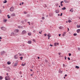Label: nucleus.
<instances>
[{"instance_id":"c756f323","label":"nucleus","mask_w":80,"mask_h":80,"mask_svg":"<svg viewBox=\"0 0 80 80\" xmlns=\"http://www.w3.org/2000/svg\"><path fill=\"white\" fill-rule=\"evenodd\" d=\"M25 63L24 64H22V65H21L22 66V67H24V66H25Z\"/></svg>"},{"instance_id":"864d4df0","label":"nucleus","mask_w":80,"mask_h":80,"mask_svg":"<svg viewBox=\"0 0 80 80\" xmlns=\"http://www.w3.org/2000/svg\"><path fill=\"white\" fill-rule=\"evenodd\" d=\"M62 3H63V1L61 2V3H62Z\"/></svg>"},{"instance_id":"4d7b16f0","label":"nucleus","mask_w":80,"mask_h":80,"mask_svg":"<svg viewBox=\"0 0 80 80\" xmlns=\"http://www.w3.org/2000/svg\"><path fill=\"white\" fill-rule=\"evenodd\" d=\"M24 14H27V12H24Z\"/></svg>"},{"instance_id":"e433bc0d","label":"nucleus","mask_w":80,"mask_h":80,"mask_svg":"<svg viewBox=\"0 0 80 80\" xmlns=\"http://www.w3.org/2000/svg\"><path fill=\"white\" fill-rule=\"evenodd\" d=\"M42 20H44V19H45V17H42Z\"/></svg>"},{"instance_id":"aec40b11","label":"nucleus","mask_w":80,"mask_h":80,"mask_svg":"<svg viewBox=\"0 0 80 80\" xmlns=\"http://www.w3.org/2000/svg\"><path fill=\"white\" fill-rule=\"evenodd\" d=\"M28 35L29 36H31L32 35V33H28Z\"/></svg>"},{"instance_id":"37998d69","label":"nucleus","mask_w":80,"mask_h":80,"mask_svg":"<svg viewBox=\"0 0 80 80\" xmlns=\"http://www.w3.org/2000/svg\"><path fill=\"white\" fill-rule=\"evenodd\" d=\"M2 67H3V68H6V66H4V65H3Z\"/></svg>"},{"instance_id":"f03ea898","label":"nucleus","mask_w":80,"mask_h":80,"mask_svg":"<svg viewBox=\"0 0 80 80\" xmlns=\"http://www.w3.org/2000/svg\"><path fill=\"white\" fill-rule=\"evenodd\" d=\"M14 10V8L13 7H12L10 8V12H13Z\"/></svg>"},{"instance_id":"5701e85b","label":"nucleus","mask_w":80,"mask_h":80,"mask_svg":"<svg viewBox=\"0 0 80 80\" xmlns=\"http://www.w3.org/2000/svg\"><path fill=\"white\" fill-rule=\"evenodd\" d=\"M43 7H44V8H46V7H47V6L46 4H44V5H43Z\"/></svg>"},{"instance_id":"a878e982","label":"nucleus","mask_w":80,"mask_h":80,"mask_svg":"<svg viewBox=\"0 0 80 80\" xmlns=\"http://www.w3.org/2000/svg\"><path fill=\"white\" fill-rule=\"evenodd\" d=\"M75 68H77V69H78V68H79V66H75Z\"/></svg>"},{"instance_id":"a18cd8bd","label":"nucleus","mask_w":80,"mask_h":80,"mask_svg":"<svg viewBox=\"0 0 80 80\" xmlns=\"http://www.w3.org/2000/svg\"><path fill=\"white\" fill-rule=\"evenodd\" d=\"M22 72L21 71L20 72H19V74H22Z\"/></svg>"},{"instance_id":"f8f14e48","label":"nucleus","mask_w":80,"mask_h":80,"mask_svg":"<svg viewBox=\"0 0 80 80\" xmlns=\"http://www.w3.org/2000/svg\"><path fill=\"white\" fill-rule=\"evenodd\" d=\"M28 43H29V44H31V43H32V41H28Z\"/></svg>"},{"instance_id":"79ce46f5","label":"nucleus","mask_w":80,"mask_h":80,"mask_svg":"<svg viewBox=\"0 0 80 80\" xmlns=\"http://www.w3.org/2000/svg\"><path fill=\"white\" fill-rule=\"evenodd\" d=\"M28 23L29 24V25H30V22H28Z\"/></svg>"},{"instance_id":"3c124183","label":"nucleus","mask_w":80,"mask_h":80,"mask_svg":"<svg viewBox=\"0 0 80 80\" xmlns=\"http://www.w3.org/2000/svg\"><path fill=\"white\" fill-rule=\"evenodd\" d=\"M33 32L34 33H35V32H36V31L35 30H34L33 31Z\"/></svg>"},{"instance_id":"13d9d810","label":"nucleus","mask_w":80,"mask_h":80,"mask_svg":"<svg viewBox=\"0 0 80 80\" xmlns=\"http://www.w3.org/2000/svg\"><path fill=\"white\" fill-rule=\"evenodd\" d=\"M78 50H80V48H78Z\"/></svg>"},{"instance_id":"338daca9","label":"nucleus","mask_w":80,"mask_h":80,"mask_svg":"<svg viewBox=\"0 0 80 80\" xmlns=\"http://www.w3.org/2000/svg\"><path fill=\"white\" fill-rule=\"evenodd\" d=\"M61 6H63V4H62V3H61Z\"/></svg>"},{"instance_id":"5fc2aeb1","label":"nucleus","mask_w":80,"mask_h":80,"mask_svg":"<svg viewBox=\"0 0 80 80\" xmlns=\"http://www.w3.org/2000/svg\"><path fill=\"white\" fill-rule=\"evenodd\" d=\"M31 72H33V70L32 69H30Z\"/></svg>"},{"instance_id":"6ab92c4d","label":"nucleus","mask_w":80,"mask_h":80,"mask_svg":"<svg viewBox=\"0 0 80 80\" xmlns=\"http://www.w3.org/2000/svg\"><path fill=\"white\" fill-rule=\"evenodd\" d=\"M49 15L50 17H52V15H53V14H52V13H50L49 14Z\"/></svg>"},{"instance_id":"39448f33","label":"nucleus","mask_w":80,"mask_h":80,"mask_svg":"<svg viewBox=\"0 0 80 80\" xmlns=\"http://www.w3.org/2000/svg\"><path fill=\"white\" fill-rule=\"evenodd\" d=\"M4 53H5V51H3L2 52H1V55H3V54H4Z\"/></svg>"},{"instance_id":"58836bf2","label":"nucleus","mask_w":80,"mask_h":80,"mask_svg":"<svg viewBox=\"0 0 80 80\" xmlns=\"http://www.w3.org/2000/svg\"><path fill=\"white\" fill-rule=\"evenodd\" d=\"M68 60H70V57H68Z\"/></svg>"},{"instance_id":"1a4fd4ad","label":"nucleus","mask_w":80,"mask_h":80,"mask_svg":"<svg viewBox=\"0 0 80 80\" xmlns=\"http://www.w3.org/2000/svg\"><path fill=\"white\" fill-rule=\"evenodd\" d=\"M58 72H59V73L62 74V73H63V72L62 71H61L60 69L59 70Z\"/></svg>"},{"instance_id":"4468645a","label":"nucleus","mask_w":80,"mask_h":80,"mask_svg":"<svg viewBox=\"0 0 80 80\" xmlns=\"http://www.w3.org/2000/svg\"><path fill=\"white\" fill-rule=\"evenodd\" d=\"M11 15L12 16V17H14L15 16V13H13V14H12Z\"/></svg>"},{"instance_id":"f3484780","label":"nucleus","mask_w":80,"mask_h":80,"mask_svg":"<svg viewBox=\"0 0 80 80\" xmlns=\"http://www.w3.org/2000/svg\"><path fill=\"white\" fill-rule=\"evenodd\" d=\"M7 64H8V65H10V64H11V62L8 61V62H7Z\"/></svg>"},{"instance_id":"423d86ee","label":"nucleus","mask_w":80,"mask_h":80,"mask_svg":"<svg viewBox=\"0 0 80 80\" xmlns=\"http://www.w3.org/2000/svg\"><path fill=\"white\" fill-rule=\"evenodd\" d=\"M55 12L56 13H58L60 12V11L59 10H55Z\"/></svg>"},{"instance_id":"bb28decb","label":"nucleus","mask_w":80,"mask_h":80,"mask_svg":"<svg viewBox=\"0 0 80 80\" xmlns=\"http://www.w3.org/2000/svg\"><path fill=\"white\" fill-rule=\"evenodd\" d=\"M3 3H7V0H4V1H3Z\"/></svg>"},{"instance_id":"2eb2a0df","label":"nucleus","mask_w":80,"mask_h":80,"mask_svg":"<svg viewBox=\"0 0 80 80\" xmlns=\"http://www.w3.org/2000/svg\"><path fill=\"white\" fill-rule=\"evenodd\" d=\"M48 37H51V35L50 34V33H48L47 35Z\"/></svg>"},{"instance_id":"6e6552de","label":"nucleus","mask_w":80,"mask_h":80,"mask_svg":"<svg viewBox=\"0 0 80 80\" xmlns=\"http://www.w3.org/2000/svg\"><path fill=\"white\" fill-rule=\"evenodd\" d=\"M15 35V33H14L13 32H12L11 33L10 36H14Z\"/></svg>"},{"instance_id":"72a5a7b5","label":"nucleus","mask_w":80,"mask_h":80,"mask_svg":"<svg viewBox=\"0 0 80 80\" xmlns=\"http://www.w3.org/2000/svg\"><path fill=\"white\" fill-rule=\"evenodd\" d=\"M68 55H69V57H70V56L72 55V54L70 53H69Z\"/></svg>"},{"instance_id":"de8ad7c7","label":"nucleus","mask_w":80,"mask_h":80,"mask_svg":"<svg viewBox=\"0 0 80 80\" xmlns=\"http://www.w3.org/2000/svg\"><path fill=\"white\" fill-rule=\"evenodd\" d=\"M62 15H63V13H61V15H60V16H62Z\"/></svg>"},{"instance_id":"7c9ffc66","label":"nucleus","mask_w":80,"mask_h":80,"mask_svg":"<svg viewBox=\"0 0 80 80\" xmlns=\"http://www.w3.org/2000/svg\"><path fill=\"white\" fill-rule=\"evenodd\" d=\"M20 58L21 59V60H22V58H23V57H20Z\"/></svg>"},{"instance_id":"4c0bfd02","label":"nucleus","mask_w":80,"mask_h":80,"mask_svg":"<svg viewBox=\"0 0 80 80\" xmlns=\"http://www.w3.org/2000/svg\"><path fill=\"white\" fill-rule=\"evenodd\" d=\"M54 46H55V47H57V43H54Z\"/></svg>"},{"instance_id":"473e14b6","label":"nucleus","mask_w":80,"mask_h":80,"mask_svg":"<svg viewBox=\"0 0 80 80\" xmlns=\"http://www.w3.org/2000/svg\"><path fill=\"white\" fill-rule=\"evenodd\" d=\"M59 29H62V26H60L59 27Z\"/></svg>"},{"instance_id":"0eeeda50","label":"nucleus","mask_w":80,"mask_h":80,"mask_svg":"<svg viewBox=\"0 0 80 80\" xmlns=\"http://www.w3.org/2000/svg\"><path fill=\"white\" fill-rule=\"evenodd\" d=\"M22 34H26V33H27V32L25 31V30H23L22 31Z\"/></svg>"},{"instance_id":"bf43d9fd","label":"nucleus","mask_w":80,"mask_h":80,"mask_svg":"<svg viewBox=\"0 0 80 80\" xmlns=\"http://www.w3.org/2000/svg\"><path fill=\"white\" fill-rule=\"evenodd\" d=\"M68 31H69V28H68Z\"/></svg>"},{"instance_id":"ea45409f","label":"nucleus","mask_w":80,"mask_h":80,"mask_svg":"<svg viewBox=\"0 0 80 80\" xmlns=\"http://www.w3.org/2000/svg\"><path fill=\"white\" fill-rule=\"evenodd\" d=\"M65 64H63V68L65 67Z\"/></svg>"},{"instance_id":"49530a36","label":"nucleus","mask_w":80,"mask_h":80,"mask_svg":"<svg viewBox=\"0 0 80 80\" xmlns=\"http://www.w3.org/2000/svg\"><path fill=\"white\" fill-rule=\"evenodd\" d=\"M32 40L34 42H35V39H33Z\"/></svg>"},{"instance_id":"603ef678","label":"nucleus","mask_w":80,"mask_h":80,"mask_svg":"<svg viewBox=\"0 0 80 80\" xmlns=\"http://www.w3.org/2000/svg\"><path fill=\"white\" fill-rule=\"evenodd\" d=\"M58 36L59 37H60V36H61V34H59Z\"/></svg>"},{"instance_id":"20e7f679","label":"nucleus","mask_w":80,"mask_h":80,"mask_svg":"<svg viewBox=\"0 0 80 80\" xmlns=\"http://www.w3.org/2000/svg\"><path fill=\"white\" fill-rule=\"evenodd\" d=\"M18 55H15L14 56V58L15 59H18V56H17Z\"/></svg>"},{"instance_id":"c9c22d12","label":"nucleus","mask_w":80,"mask_h":80,"mask_svg":"<svg viewBox=\"0 0 80 80\" xmlns=\"http://www.w3.org/2000/svg\"><path fill=\"white\" fill-rule=\"evenodd\" d=\"M45 63H48V60H46L45 61Z\"/></svg>"},{"instance_id":"f704fd0d","label":"nucleus","mask_w":80,"mask_h":80,"mask_svg":"<svg viewBox=\"0 0 80 80\" xmlns=\"http://www.w3.org/2000/svg\"><path fill=\"white\" fill-rule=\"evenodd\" d=\"M30 14H28L27 15V17H30Z\"/></svg>"},{"instance_id":"412c9836","label":"nucleus","mask_w":80,"mask_h":80,"mask_svg":"<svg viewBox=\"0 0 80 80\" xmlns=\"http://www.w3.org/2000/svg\"><path fill=\"white\" fill-rule=\"evenodd\" d=\"M64 2L65 3H68V2L67 1V0H64Z\"/></svg>"},{"instance_id":"cd10ccee","label":"nucleus","mask_w":80,"mask_h":80,"mask_svg":"<svg viewBox=\"0 0 80 80\" xmlns=\"http://www.w3.org/2000/svg\"><path fill=\"white\" fill-rule=\"evenodd\" d=\"M7 17H8V18H10V15H7Z\"/></svg>"},{"instance_id":"9d476101","label":"nucleus","mask_w":80,"mask_h":80,"mask_svg":"<svg viewBox=\"0 0 80 80\" xmlns=\"http://www.w3.org/2000/svg\"><path fill=\"white\" fill-rule=\"evenodd\" d=\"M15 33H18V29H15L14 30Z\"/></svg>"},{"instance_id":"c03bdc74","label":"nucleus","mask_w":80,"mask_h":80,"mask_svg":"<svg viewBox=\"0 0 80 80\" xmlns=\"http://www.w3.org/2000/svg\"><path fill=\"white\" fill-rule=\"evenodd\" d=\"M65 58V60H67V57L66 56H65L64 57Z\"/></svg>"},{"instance_id":"393cba45","label":"nucleus","mask_w":80,"mask_h":80,"mask_svg":"<svg viewBox=\"0 0 80 80\" xmlns=\"http://www.w3.org/2000/svg\"><path fill=\"white\" fill-rule=\"evenodd\" d=\"M3 79V77L2 76H0V80H2Z\"/></svg>"},{"instance_id":"0e129e2a","label":"nucleus","mask_w":80,"mask_h":80,"mask_svg":"<svg viewBox=\"0 0 80 80\" xmlns=\"http://www.w3.org/2000/svg\"><path fill=\"white\" fill-rule=\"evenodd\" d=\"M38 59H40V57H38Z\"/></svg>"},{"instance_id":"e2e57ef3","label":"nucleus","mask_w":80,"mask_h":80,"mask_svg":"<svg viewBox=\"0 0 80 80\" xmlns=\"http://www.w3.org/2000/svg\"><path fill=\"white\" fill-rule=\"evenodd\" d=\"M39 33H40V34H42V32H39Z\"/></svg>"},{"instance_id":"a19ab883","label":"nucleus","mask_w":80,"mask_h":80,"mask_svg":"<svg viewBox=\"0 0 80 80\" xmlns=\"http://www.w3.org/2000/svg\"><path fill=\"white\" fill-rule=\"evenodd\" d=\"M68 22H69V23H70V22H71V21L70 20H69L68 21Z\"/></svg>"},{"instance_id":"09e8293b","label":"nucleus","mask_w":80,"mask_h":80,"mask_svg":"<svg viewBox=\"0 0 80 80\" xmlns=\"http://www.w3.org/2000/svg\"><path fill=\"white\" fill-rule=\"evenodd\" d=\"M44 35L45 36V37H46V36H47V34L45 33L44 34Z\"/></svg>"},{"instance_id":"dca6fc26","label":"nucleus","mask_w":80,"mask_h":80,"mask_svg":"<svg viewBox=\"0 0 80 80\" xmlns=\"http://www.w3.org/2000/svg\"><path fill=\"white\" fill-rule=\"evenodd\" d=\"M65 34H66V32H63L62 34V36H63V37H64L65 35Z\"/></svg>"},{"instance_id":"7ed1b4c3","label":"nucleus","mask_w":80,"mask_h":80,"mask_svg":"<svg viewBox=\"0 0 80 80\" xmlns=\"http://www.w3.org/2000/svg\"><path fill=\"white\" fill-rule=\"evenodd\" d=\"M1 28L2 29V30H3V31H5L6 30V28L4 27H2Z\"/></svg>"},{"instance_id":"9b49d317","label":"nucleus","mask_w":80,"mask_h":80,"mask_svg":"<svg viewBox=\"0 0 80 80\" xmlns=\"http://www.w3.org/2000/svg\"><path fill=\"white\" fill-rule=\"evenodd\" d=\"M80 32V29H78L77 30V32L78 33H79V32Z\"/></svg>"},{"instance_id":"774afa93","label":"nucleus","mask_w":80,"mask_h":80,"mask_svg":"<svg viewBox=\"0 0 80 80\" xmlns=\"http://www.w3.org/2000/svg\"><path fill=\"white\" fill-rule=\"evenodd\" d=\"M22 5H23V2H22Z\"/></svg>"},{"instance_id":"052dcab7","label":"nucleus","mask_w":80,"mask_h":80,"mask_svg":"<svg viewBox=\"0 0 80 80\" xmlns=\"http://www.w3.org/2000/svg\"><path fill=\"white\" fill-rule=\"evenodd\" d=\"M60 54H61V53L59 52V53H58V55H60Z\"/></svg>"},{"instance_id":"4be33fe9","label":"nucleus","mask_w":80,"mask_h":80,"mask_svg":"<svg viewBox=\"0 0 80 80\" xmlns=\"http://www.w3.org/2000/svg\"><path fill=\"white\" fill-rule=\"evenodd\" d=\"M7 68L8 69V72H10V68L9 67H8Z\"/></svg>"},{"instance_id":"680f3d73","label":"nucleus","mask_w":80,"mask_h":80,"mask_svg":"<svg viewBox=\"0 0 80 80\" xmlns=\"http://www.w3.org/2000/svg\"><path fill=\"white\" fill-rule=\"evenodd\" d=\"M67 74H65V77H67Z\"/></svg>"},{"instance_id":"a211bd4d","label":"nucleus","mask_w":80,"mask_h":80,"mask_svg":"<svg viewBox=\"0 0 80 80\" xmlns=\"http://www.w3.org/2000/svg\"><path fill=\"white\" fill-rule=\"evenodd\" d=\"M62 10H66V8H65V7H63V8H62Z\"/></svg>"},{"instance_id":"69168bd1","label":"nucleus","mask_w":80,"mask_h":80,"mask_svg":"<svg viewBox=\"0 0 80 80\" xmlns=\"http://www.w3.org/2000/svg\"><path fill=\"white\" fill-rule=\"evenodd\" d=\"M22 54H19V56H22Z\"/></svg>"},{"instance_id":"b1692460","label":"nucleus","mask_w":80,"mask_h":80,"mask_svg":"<svg viewBox=\"0 0 80 80\" xmlns=\"http://www.w3.org/2000/svg\"><path fill=\"white\" fill-rule=\"evenodd\" d=\"M77 28H80V25H77Z\"/></svg>"},{"instance_id":"f257e3e1","label":"nucleus","mask_w":80,"mask_h":80,"mask_svg":"<svg viewBox=\"0 0 80 80\" xmlns=\"http://www.w3.org/2000/svg\"><path fill=\"white\" fill-rule=\"evenodd\" d=\"M5 80H10L9 76H7L5 78Z\"/></svg>"},{"instance_id":"c85d7f7f","label":"nucleus","mask_w":80,"mask_h":80,"mask_svg":"<svg viewBox=\"0 0 80 80\" xmlns=\"http://www.w3.org/2000/svg\"><path fill=\"white\" fill-rule=\"evenodd\" d=\"M74 36H77V34L76 33H74L73 34Z\"/></svg>"},{"instance_id":"2f4dec72","label":"nucleus","mask_w":80,"mask_h":80,"mask_svg":"<svg viewBox=\"0 0 80 80\" xmlns=\"http://www.w3.org/2000/svg\"><path fill=\"white\" fill-rule=\"evenodd\" d=\"M7 20L5 19L4 20L3 22H7Z\"/></svg>"},{"instance_id":"6e6d98bb","label":"nucleus","mask_w":80,"mask_h":80,"mask_svg":"<svg viewBox=\"0 0 80 80\" xmlns=\"http://www.w3.org/2000/svg\"><path fill=\"white\" fill-rule=\"evenodd\" d=\"M18 28H21V27H20V26H19L18 27Z\"/></svg>"},{"instance_id":"8fccbe9b","label":"nucleus","mask_w":80,"mask_h":80,"mask_svg":"<svg viewBox=\"0 0 80 80\" xmlns=\"http://www.w3.org/2000/svg\"><path fill=\"white\" fill-rule=\"evenodd\" d=\"M50 46L51 47H53V45H52L51 44H50Z\"/></svg>"},{"instance_id":"ddd939ff","label":"nucleus","mask_w":80,"mask_h":80,"mask_svg":"<svg viewBox=\"0 0 80 80\" xmlns=\"http://www.w3.org/2000/svg\"><path fill=\"white\" fill-rule=\"evenodd\" d=\"M17 64H18V62L15 63L14 65V67H16V66H17Z\"/></svg>"}]
</instances>
